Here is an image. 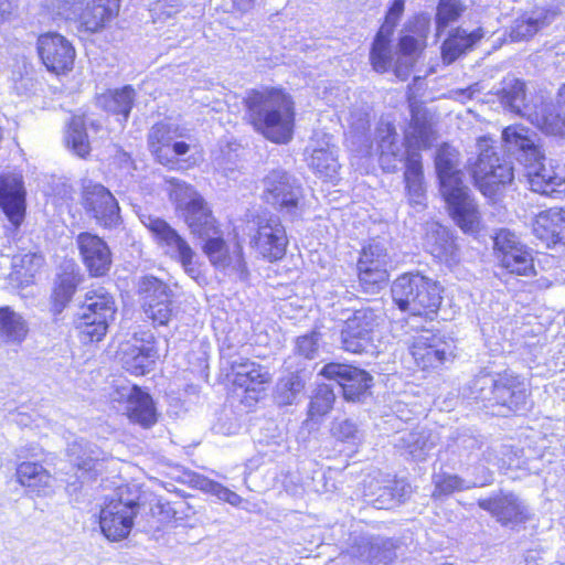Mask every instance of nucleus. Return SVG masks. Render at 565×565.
<instances>
[{"mask_svg":"<svg viewBox=\"0 0 565 565\" xmlns=\"http://www.w3.org/2000/svg\"><path fill=\"white\" fill-rule=\"evenodd\" d=\"M478 504L503 525L515 526L530 518L527 505L513 493H501L479 500Z\"/></svg>","mask_w":565,"mask_h":565,"instance_id":"23","label":"nucleus"},{"mask_svg":"<svg viewBox=\"0 0 565 565\" xmlns=\"http://www.w3.org/2000/svg\"><path fill=\"white\" fill-rule=\"evenodd\" d=\"M384 323L381 311L361 308L350 316L341 331L342 345L352 353L374 352L379 341L380 329Z\"/></svg>","mask_w":565,"mask_h":565,"instance_id":"10","label":"nucleus"},{"mask_svg":"<svg viewBox=\"0 0 565 565\" xmlns=\"http://www.w3.org/2000/svg\"><path fill=\"white\" fill-rule=\"evenodd\" d=\"M166 185L170 200L182 214L204 201L192 185L182 180L170 178L166 180Z\"/></svg>","mask_w":565,"mask_h":565,"instance_id":"42","label":"nucleus"},{"mask_svg":"<svg viewBox=\"0 0 565 565\" xmlns=\"http://www.w3.org/2000/svg\"><path fill=\"white\" fill-rule=\"evenodd\" d=\"M481 38L482 33L480 30L467 32L462 29H456L452 31L441 46V58L444 63L451 64L455 62Z\"/></svg>","mask_w":565,"mask_h":565,"instance_id":"39","label":"nucleus"},{"mask_svg":"<svg viewBox=\"0 0 565 565\" xmlns=\"http://www.w3.org/2000/svg\"><path fill=\"white\" fill-rule=\"evenodd\" d=\"M135 98V90L131 86L121 89L108 90L97 97V104L103 109L121 115L127 120Z\"/></svg>","mask_w":565,"mask_h":565,"instance_id":"43","label":"nucleus"},{"mask_svg":"<svg viewBox=\"0 0 565 565\" xmlns=\"http://www.w3.org/2000/svg\"><path fill=\"white\" fill-rule=\"evenodd\" d=\"M171 148L175 156H179V157L184 156L192 148H195L194 139H192L190 134L188 132V138L175 139L174 142L172 143Z\"/></svg>","mask_w":565,"mask_h":565,"instance_id":"64","label":"nucleus"},{"mask_svg":"<svg viewBox=\"0 0 565 565\" xmlns=\"http://www.w3.org/2000/svg\"><path fill=\"white\" fill-rule=\"evenodd\" d=\"M319 341L320 333L316 331L299 337L296 341V352L308 360H312L317 356L319 350Z\"/></svg>","mask_w":565,"mask_h":565,"instance_id":"58","label":"nucleus"},{"mask_svg":"<svg viewBox=\"0 0 565 565\" xmlns=\"http://www.w3.org/2000/svg\"><path fill=\"white\" fill-rule=\"evenodd\" d=\"M491 481V473L482 468V476L473 480H465L455 475L439 473L434 477L435 490L434 497L451 494L455 491H461L473 487H483Z\"/></svg>","mask_w":565,"mask_h":565,"instance_id":"40","label":"nucleus"},{"mask_svg":"<svg viewBox=\"0 0 565 565\" xmlns=\"http://www.w3.org/2000/svg\"><path fill=\"white\" fill-rule=\"evenodd\" d=\"M191 483L198 490L216 497L220 501H224L233 507H238L243 499L236 492L230 490L225 486L201 475H195L191 479Z\"/></svg>","mask_w":565,"mask_h":565,"instance_id":"47","label":"nucleus"},{"mask_svg":"<svg viewBox=\"0 0 565 565\" xmlns=\"http://www.w3.org/2000/svg\"><path fill=\"white\" fill-rule=\"evenodd\" d=\"M83 203L86 211L104 227L119 224V205L111 192L100 183H83Z\"/></svg>","mask_w":565,"mask_h":565,"instance_id":"17","label":"nucleus"},{"mask_svg":"<svg viewBox=\"0 0 565 565\" xmlns=\"http://www.w3.org/2000/svg\"><path fill=\"white\" fill-rule=\"evenodd\" d=\"M387 262L388 258L385 246L379 242H373L362 249L358 268H387Z\"/></svg>","mask_w":565,"mask_h":565,"instance_id":"50","label":"nucleus"},{"mask_svg":"<svg viewBox=\"0 0 565 565\" xmlns=\"http://www.w3.org/2000/svg\"><path fill=\"white\" fill-rule=\"evenodd\" d=\"M404 6L405 0H394L386 13L384 23L380 29H386V32L393 34L394 28L404 12Z\"/></svg>","mask_w":565,"mask_h":565,"instance_id":"60","label":"nucleus"},{"mask_svg":"<svg viewBox=\"0 0 565 565\" xmlns=\"http://www.w3.org/2000/svg\"><path fill=\"white\" fill-rule=\"evenodd\" d=\"M354 555L360 557L364 562L371 564H387L392 562L394 553L388 546L387 542H381L379 540L363 539L361 544L358 545Z\"/></svg>","mask_w":565,"mask_h":565,"instance_id":"46","label":"nucleus"},{"mask_svg":"<svg viewBox=\"0 0 565 565\" xmlns=\"http://www.w3.org/2000/svg\"><path fill=\"white\" fill-rule=\"evenodd\" d=\"M0 206L14 226L22 223L25 213V191L20 174L7 173L0 177Z\"/></svg>","mask_w":565,"mask_h":565,"instance_id":"24","label":"nucleus"},{"mask_svg":"<svg viewBox=\"0 0 565 565\" xmlns=\"http://www.w3.org/2000/svg\"><path fill=\"white\" fill-rule=\"evenodd\" d=\"M141 222L166 256L180 264L191 278L200 276L198 254L183 236L162 218L142 215Z\"/></svg>","mask_w":565,"mask_h":565,"instance_id":"9","label":"nucleus"},{"mask_svg":"<svg viewBox=\"0 0 565 565\" xmlns=\"http://www.w3.org/2000/svg\"><path fill=\"white\" fill-rule=\"evenodd\" d=\"M68 455L72 462L84 472H90L97 469L99 461L105 459V452L96 445L81 440H75L68 446Z\"/></svg>","mask_w":565,"mask_h":565,"instance_id":"41","label":"nucleus"},{"mask_svg":"<svg viewBox=\"0 0 565 565\" xmlns=\"http://www.w3.org/2000/svg\"><path fill=\"white\" fill-rule=\"evenodd\" d=\"M188 138V129L175 122H159L152 126L148 135L151 152L161 163L168 162V149L175 139Z\"/></svg>","mask_w":565,"mask_h":565,"instance_id":"31","label":"nucleus"},{"mask_svg":"<svg viewBox=\"0 0 565 565\" xmlns=\"http://www.w3.org/2000/svg\"><path fill=\"white\" fill-rule=\"evenodd\" d=\"M82 280L78 267L74 263L65 265L64 271L58 275L54 289L56 298L61 302H67L74 295Z\"/></svg>","mask_w":565,"mask_h":565,"instance_id":"48","label":"nucleus"},{"mask_svg":"<svg viewBox=\"0 0 565 565\" xmlns=\"http://www.w3.org/2000/svg\"><path fill=\"white\" fill-rule=\"evenodd\" d=\"M202 250L215 269L241 279L246 278L247 266L239 243L230 246L220 233L215 237L207 238L202 244Z\"/></svg>","mask_w":565,"mask_h":565,"instance_id":"16","label":"nucleus"},{"mask_svg":"<svg viewBox=\"0 0 565 565\" xmlns=\"http://www.w3.org/2000/svg\"><path fill=\"white\" fill-rule=\"evenodd\" d=\"M76 245L89 276L104 277L108 274L113 265V254L103 238L85 232L77 235Z\"/></svg>","mask_w":565,"mask_h":565,"instance_id":"18","label":"nucleus"},{"mask_svg":"<svg viewBox=\"0 0 565 565\" xmlns=\"http://www.w3.org/2000/svg\"><path fill=\"white\" fill-rule=\"evenodd\" d=\"M138 291L146 317L153 324L167 326L173 315L169 287L156 277H143Z\"/></svg>","mask_w":565,"mask_h":565,"instance_id":"15","label":"nucleus"},{"mask_svg":"<svg viewBox=\"0 0 565 565\" xmlns=\"http://www.w3.org/2000/svg\"><path fill=\"white\" fill-rule=\"evenodd\" d=\"M42 265V257L36 254L17 255L12 259L13 268L20 273L25 271V275L32 276L33 273Z\"/></svg>","mask_w":565,"mask_h":565,"instance_id":"59","label":"nucleus"},{"mask_svg":"<svg viewBox=\"0 0 565 565\" xmlns=\"http://www.w3.org/2000/svg\"><path fill=\"white\" fill-rule=\"evenodd\" d=\"M362 136L359 134H350L347 138L348 145L350 149L356 152L361 157H367L372 154V146L369 145H360Z\"/></svg>","mask_w":565,"mask_h":565,"instance_id":"62","label":"nucleus"},{"mask_svg":"<svg viewBox=\"0 0 565 565\" xmlns=\"http://www.w3.org/2000/svg\"><path fill=\"white\" fill-rule=\"evenodd\" d=\"M302 388L303 382L300 376L290 373L277 383L276 399L281 405H290Z\"/></svg>","mask_w":565,"mask_h":565,"instance_id":"52","label":"nucleus"},{"mask_svg":"<svg viewBox=\"0 0 565 565\" xmlns=\"http://www.w3.org/2000/svg\"><path fill=\"white\" fill-rule=\"evenodd\" d=\"M334 398L333 390L329 385H319L310 402L309 416L315 418L328 414L333 406Z\"/></svg>","mask_w":565,"mask_h":565,"instance_id":"53","label":"nucleus"},{"mask_svg":"<svg viewBox=\"0 0 565 565\" xmlns=\"http://www.w3.org/2000/svg\"><path fill=\"white\" fill-rule=\"evenodd\" d=\"M38 51L43 64L56 74L72 70L75 50L71 42L57 33H46L38 40Z\"/></svg>","mask_w":565,"mask_h":565,"instance_id":"20","label":"nucleus"},{"mask_svg":"<svg viewBox=\"0 0 565 565\" xmlns=\"http://www.w3.org/2000/svg\"><path fill=\"white\" fill-rule=\"evenodd\" d=\"M527 169L530 188L536 193L555 196L565 192V177L559 167L552 161H546L544 154L537 160H529L524 163Z\"/></svg>","mask_w":565,"mask_h":565,"instance_id":"21","label":"nucleus"},{"mask_svg":"<svg viewBox=\"0 0 565 565\" xmlns=\"http://www.w3.org/2000/svg\"><path fill=\"white\" fill-rule=\"evenodd\" d=\"M138 391L139 388L137 386L128 383L117 385L111 394V399L118 403H126L127 406H129V403L135 398Z\"/></svg>","mask_w":565,"mask_h":565,"instance_id":"61","label":"nucleus"},{"mask_svg":"<svg viewBox=\"0 0 565 565\" xmlns=\"http://www.w3.org/2000/svg\"><path fill=\"white\" fill-rule=\"evenodd\" d=\"M439 440L438 434L425 428L403 433L395 446L415 461H424Z\"/></svg>","mask_w":565,"mask_h":565,"instance_id":"29","label":"nucleus"},{"mask_svg":"<svg viewBox=\"0 0 565 565\" xmlns=\"http://www.w3.org/2000/svg\"><path fill=\"white\" fill-rule=\"evenodd\" d=\"M126 413L129 419L143 427H150L157 420L156 409L151 397L140 390L131 399L129 406H126Z\"/></svg>","mask_w":565,"mask_h":565,"instance_id":"45","label":"nucleus"},{"mask_svg":"<svg viewBox=\"0 0 565 565\" xmlns=\"http://www.w3.org/2000/svg\"><path fill=\"white\" fill-rule=\"evenodd\" d=\"M392 35L386 29L379 30L371 47L370 61L374 71L385 73L392 68L396 77L405 81L426 45V32L418 38L409 34L402 36L395 52L391 44Z\"/></svg>","mask_w":565,"mask_h":565,"instance_id":"4","label":"nucleus"},{"mask_svg":"<svg viewBox=\"0 0 565 565\" xmlns=\"http://www.w3.org/2000/svg\"><path fill=\"white\" fill-rule=\"evenodd\" d=\"M533 233L547 247L565 245V209L552 207L539 213Z\"/></svg>","mask_w":565,"mask_h":565,"instance_id":"27","label":"nucleus"},{"mask_svg":"<svg viewBox=\"0 0 565 565\" xmlns=\"http://www.w3.org/2000/svg\"><path fill=\"white\" fill-rule=\"evenodd\" d=\"M139 507L140 502L128 495L127 488H119L100 510L99 526L103 534L113 542L126 539L134 526Z\"/></svg>","mask_w":565,"mask_h":565,"instance_id":"11","label":"nucleus"},{"mask_svg":"<svg viewBox=\"0 0 565 565\" xmlns=\"http://www.w3.org/2000/svg\"><path fill=\"white\" fill-rule=\"evenodd\" d=\"M459 166L460 158L456 148L443 145L437 150L435 169L439 192L458 226L465 232H475L479 226L480 216L470 190L463 182V173Z\"/></svg>","mask_w":565,"mask_h":565,"instance_id":"3","label":"nucleus"},{"mask_svg":"<svg viewBox=\"0 0 565 565\" xmlns=\"http://www.w3.org/2000/svg\"><path fill=\"white\" fill-rule=\"evenodd\" d=\"M525 117L539 129L547 135H563L565 132V114L551 103H542L539 108L524 113Z\"/></svg>","mask_w":565,"mask_h":565,"instance_id":"36","label":"nucleus"},{"mask_svg":"<svg viewBox=\"0 0 565 565\" xmlns=\"http://www.w3.org/2000/svg\"><path fill=\"white\" fill-rule=\"evenodd\" d=\"M182 217L191 234L202 239L203 243L221 233L216 220L204 201L183 213Z\"/></svg>","mask_w":565,"mask_h":565,"instance_id":"35","label":"nucleus"},{"mask_svg":"<svg viewBox=\"0 0 565 565\" xmlns=\"http://www.w3.org/2000/svg\"><path fill=\"white\" fill-rule=\"evenodd\" d=\"M119 0H92L85 8H74L79 26L87 32H98L119 12Z\"/></svg>","mask_w":565,"mask_h":565,"instance_id":"26","label":"nucleus"},{"mask_svg":"<svg viewBox=\"0 0 565 565\" xmlns=\"http://www.w3.org/2000/svg\"><path fill=\"white\" fill-rule=\"evenodd\" d=\"M320 374L335 381L348 401L359 399L370 388L372 382L369 373L347 364L329 363L322 367Z\"/></svg>","mask_w":565,"mask_h":565,"instance_id":"22","label":"nucleus"},{"mask_svg":"<svg viewBox=\"0 0 565 565\" xmlns=\"http://www.w3.org/2000/svg\"><path fill=\"white\" fill-rule=\"evenodd\" d=\"M182 0H156L150 8L153 23H166L182 9Z\"/></svg>","mask_w":565,"mask_h":565,"instance_id":"54","label":"nucleus"},{"mask_svg":"<svg viewBox=\"0 0 565 565\" xmlns=\"http://www.w3.org/2000/svg\"><path fill=\"white\" fill-rule=\"evenodd\" d=\"M159 358L158 351L151 341L140 345H131L124 351L122 366L134 375H143Z\"/></svg>","mask_w":565,"mask_h":565,"instance_id":"37","label":"nucleus"},{"mask_svg":"<svg viewBox=\"0 0 565 565\" xmlns=\"http://www.w3.org/2000/svg\"><path fill=\"white\" fill-rule=\"evenodd\" d=\"M255 224L256 233L250 238V246L268 262L281 259L286 254L288 237L279 217L258 216Z\"/></svg>","mask_w":565,"mask_h":565,"instance_id":"14","label":"nucleus"},{"mask_svg":"<svg viewBox=\"0 0 565 565\" xmlns=\"http://www.w3.org/2000/svg\"><path fill=\"white\" fill-rule=\"evenodd\" d=\"M29 333V326L24 318L10 307L0 308V342L6 344H20Z\"/></svg>","mask_w":565,"mask_h":565,"instance_id":"38","label":"nucleus"},{"mask_svg":"<svg viewBox=\"0 0 565 565\" xmlns=\"http://www.w3.org/2000/svg\"><path fill=\"white\" fill-rule=\"evenodd\" d=\"M470 390L475 399L505 406L513 412L524 409L529 396L524 380L509 372L479 375Z\"/></svg>","mask_w":565,"mask_h":565,"instance_id":"6","label":"nucleus"},{"mask_svg":"<svg viewBox=\"0 0 565 565\" xmlns=\"http://www.w3.org/2000/svg\"><path fill=\"white\" fill-rule=\"evenodd\" d=\"M555 18V13L546 8H535L518 18L510 30L512 41H523L532 38L547 26Z\"/></svg>","mask_w":565,"mask_h":565,"instance_id":"34","label":"nucleus"},{"mask_svg":"<svg viewBox=\"0 0 565 565\" xmlns=\"http://www.w3.org/2000/svg\"><path fill=\"white\" fill-rule=\"evenodd\" d=\"M245 105L248 121L265 138L276 143H287L291 140L295 107L291 97L282 89H253L247 93Z\"/></svg>","mask_w":565,"mask_h":565,"instance_id":"2","label":"nucleus"},{"mask_svg":"<svg viewBox=\"0 0 565 565\" xmlns=\"http://www.w3.org/2000/svg\"><path fill=\"white\" fill-rule=\"evenodd\" d=\"M501 103L511 111L525 117L533 107L525 103V85L518 78L507 77L500 92Z\"/></svg>","mask_w":565,"mask_h":565,"instance_id":"44","label":"nucleus"},{"mask_svg":"<svg viewBox=\"0 0 565 565\" xmlns=\"http://www.w3.org/2000/svg\"><path fill=\"white\" fill-rule=\"evenodd\" d=\"M425 248L436 258L445 263L457 262V246L449 231L438 223L427 227Z\"/></svg>","mask_w":565,"mask_h":565,"instance_id":"33","label":"nucleus"},{"mask_svg":"<svg viewBox=\"0 0 565 565\" xmlns=\"http://www.w3.org/2000/svg\"><path fill=\"white\" fill-rule=\"evenodd\" d=\"M494 252L500 265L509 273L529 276L534 274L531 250L509 230H500L494 236Z\"/></svg>","mask_w":565,"mask_h":565,"instance_id":"13","label":"nucleus"},{"mask_svg":"<svg viewBox=\"0 0 565 565\" xmlns=\"http://www.w3.org/2000/svg\"><path fill=\"white\" fill-rule=\"evenodd\" d=\"M231 369L234 385L244 388L246 393H259L270 380L263 366L244 358L234 360Z\"/></svg>","mask_w":565,"mask_h":565,"instance_id":"30","label":"nucleus"},{"mask_svg":"<svg viewBox=\"0 0 565 565\" xmlns=\"http://www.w3.org/2000/svg\"><path fill=\"white\" fill-rule=\"evenodd\" d=\"M481 90V86L479 83H476L467 88L463 89H452L450 90V96L455 98L456 100H459L461 103H465L468 99L473 98L476 93H479Z\"/></svg>","mask_w":565,"mask_h":565,"instance_id":"63","label":"nucleus"},{"mask_svg":"<svg viewBox=\"0 0 565 565\" xmlns=\"http://www.w3.org/2000/svg\"><path fill=\"white\" fill-rule=\"evenodd\" d=\"M264 195L268 203L292 214L301 198L300 188L282 170H274L264 179Z\"/></svg>","mask_w":565,"mask_h":565,"instance_id":"19","label":"nucleus"},{"mask_svg":"<svg viewBox=\"0 0 565 565\" xmlns=\"http://www.w3.org/2000/svg\"><path fill=\"white\" fill-rule=\"evenodd\" d=\"M440 286L437 281L416 274H404L392 285V297L402 311L413 316L430 317L440 302Z\"/></svg>","mask_w":565,"mask_h":565,"instance_id":"5","label":"nucleus"},{"mask_svg":"<svg viewBox=\"0 0 565 565\" xmlns=\"http://www.w3.org/2000/svg\"><path fill=\"white\" fill-rule=\"evenodd\" d=\"M455 342L450 337L428 330L415 335L409 352L418 367L437 369L455 358Z\"/></svg>","mask_w":565,"mask_h":565,"instance_id":"12","label":"nucleus"},{"mask_svg":"<svg viewBox=\"0 0 565 565\" xmlns=\"http://www.w3.org/2000/svg\"><path fill=\"white\" fill-rule=\"evenodd\" d=\"M376 498L377 508H391L395 503L404 501L412 492L411 486L403 481H395L393 487L379 488Z\"/></svg>","mask_w":565,"mask_h":565,"instance_id":"51","label":"nucleus"},{"mask_svg":"<svg viewBox=\"0 0 565 565\" xmlns=\"http://www.w3.org/2000/svg\"><path fill=\"white\" fill-rule=\"evenodd\" d=\"M412 119L405 131L407 150L397 139L395 127L388 121H381L376 128L375 141L379 162L383 170L394 172L401 162L406 161L404 179L411 200L420 203L424 195V173L422 156L417 150L426 149L435 140V131L427 110L411 103Z\"/></svg>","mask_w":565,"mask_h":565,"instance_id":"1","label":"nucleus"},{"mask_svg":"<svg viewBox=\"0 0 565 565\" xmlns=\"http://www.w3.org/2000/svg\"><path fill=\"white\" fill-rule=\"evenodd\" d=\"M67 146L81 158H85L90 151V145L85 130L84 120L73 117L66 134Z\"/></svg>","mask_w":565,"mask_h":565,"instance_id":"49","label":"nucleus"},{"mask_svg":"<svg viewBox=\"0 0 565 565\" xmlns=\"http://www.w3.org/2000/svg\"><path fill=\"white\" fill-rule=\"evenodd\" d=\"M359 279L366 292H374L387 282V268H359Z\"/></svg>","mask_w":565,"mask_h":565,"instance_id":"55","label":"nucleus"},{"mask_svg":"<svg viewBox=\"0 0 565 565\" xmlns=\"http://www.w3.org/2000/svg\"><path fill=\"white\" fill-rule=\"evenodd\" d=\"M331 434L340 441L356 445L361 441L362 435L356 425L349 420H334L331 427Z\"/></svg>","mask_w":565,"mask_h":565,"instance_id":"56","label":"nucleus"},{"mask_svg":"<svg viewBox=\"0 0 565 565\" xmlns=\"http://www.w3.org/2000/svg\"><path fill=\"white\" fill-rule=\"evenodd\" d=\"M477 149L478 158L475 162L469 160V170L478 189L483 195L491 198L501 188L512 183L514 169L510 161L498 156L489 137H480Z\"/></svg>","mask_w":565,"mask_h":565,"instance_id":"7","label":"nucleus"},{"mask_svg":"<svg viewBox=\"0 0 565 565\" xmlns=\"http://www.w3.org/2000/svg\"><path fill=\"white\" fill-rule=\"evenodd\" d=\"M463 7L460 0H440L437 8V23L446 26L449 22L459 18Z\"/></svg>","mask_w":565,"mask_h":565,"instance_id":"57","label":"nucleus"},{"mask_svg":"<svg viewBox=\"0 0 565 565\" xmlns=\"http://www.w3.org/2000/svg\"><path fill=\"white\" fill-rule=\"evenodd\" d=\"M319 134H316V140L312 145V151L308 159L309 167L320 178L334 181L339 174L340 164L338 161L337 147L332 142V137L322 134L319 139Z\"/></svg>","mask_w":565,"mask_h":565,"instance_id":"25","label":"nucleus"},{"mask_svg":"<svg viewBox=\"0 0 565 565\" xmlns=\"http://www.w3.org/2000/svg\"><path fill=\"white\" fill-rule=\"evenodd\" d=\"M115 313L114 297L104 287L87 291L76 327L81 341L85 344L99 342L106 335Z\"/></svg>","mask_w":565,"mask_h":565,"instance_id":"8","label":"nucleus"},{"mask_svg":"<svg viewBox=\"0 0 565 565\" xmlns=\"http://www.w3.org/2000/svg\"><path fill=\"white\" fill-rule=\"evenodd\" d=\"M17 478L21 486L38 495H47L53 492L54 478L41 463L21 462L17 468Z\"/></svg>","mask_w":565,"mask_h":565,"instance_id":"32","label":"nucleus"},{"mask_svg":"<svg viewBox=\"0 0 565 565\" xmlns=\"http://www.w3.org/2000/svg\"><path fill=\"white\" fill-rule=\"evenodd\" d=\"M503 147L518 159L527 163L529 160L542 158V151L536 146L534 135L521 125H512L502 131Z\"/></svg>","mask_w":565,"mask_h":565,"instance_id":"28","label":"nucleus"}]
</instances>
